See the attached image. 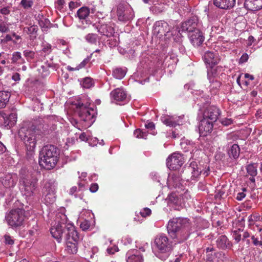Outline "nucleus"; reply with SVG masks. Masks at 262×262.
<instances>
[{
  "label": "nucleus",
  "mask_w": 262,
  "mask_h": 262,
  "mask_svg": "<svg viewBox=\"0 0 262 262\" xmlns=\"http://www.w3.org/2000/svg\"><path fill=\"white\" fill-rule=\"evenodd\" d=\"M19 181V190L26 198L32 196L37 186V180L25 168L20 169Z\"/></svg>",
  "instance_id": "1"
},
{
  "label": "nucleus",
  "mask_w": 262,
  "mask_h": 262,
  "mask_svg": "<svg viewBox=\"0 0 262 262\" xmlns=\"http://www.w3.org/2000/svg\"><path fill=\"white\" fill-rule=\"evenodd\" d=\"M58 154L56 148L52 145L43 147L39 155V163L47 169L53 168L58 161Z\"/></svg>",
  "instance_id": "2"
},
{
  "label": "nucleus",
  "mask_w": 262,
  "mask_h": 262,
  "mask_svg": "<svg viewBox=\"0 0 262 262\" xmlns=\"http://www.w3.org/2000/svg\"><path fill=\"white\" fill-rule=\"evenodd\" d=\"M76 108L80 121L83 122L82 127L86 128L91 126L95 120L96 110L83 103L77 104Z\"/></svg>",
  "instance_id": "3"
},
{
  "label": "nucleus",
  "mask_w": 262,
  "mask_h": 262,
  "mask_svg": "<svg viewBox=\"0 0 262 262\" xmlns=\"http://www.w3.org/2000/svg\"><path fill=\"white\" fill-rule=\"evenodd\" d=\"M37 131L35 128L22 127L19 130L20 138L24 141L28 150L32 151L36 147Z\"/></svg>",
  "instance_id": "4"
},
{
  "label": "nucleus",
  "mask_w": 262,
  "mask_h": 262,
  "mask_svg": "<svg viewBox=\"0 0 262 262\" xmlns=\"http://www.w3.org/2000/svg\"><path fill=\"white\" fill-rule=\"evenodd\" d=\"M6 221L12 228H17L23 225L25 220V211L17 208L11 210L5 216Z\"/></svg>",
  "instance_id": "5"
},
{
  "label": "nucleus",
  "mask_w": 262,
  "mask_h": 262,
  "mask_svg": "<svg viewBox=\"0 0 262 262\" xmlns=\"http://www.w3.org/2000/svg\"><path fill=\"white\" fill-rule=\"evenodd\" d=\"M56 226H53L50 229V232L52 236L55 238L58 243H60L62 239L63 229L66 228L67 216L64 214L59 213L57 215Z\"/></svg>",
  "instance_id": "6"
},
{
  "label": "nucleus",
  "mask_w": 262,
  "mask_h": 262,
  "mask_svg": "<svg viewBox=\"0 0 262 262\" xmlns=\"http://www.w3.org/2000/svg\"><path fill=\"white\" fill-rule=\"evenodd\" d=\"M184 162V158L182 154L173 152L166 159V166L169 170H176L179 169Z\"/></svg>",
  "instance_id": "7"
},
{
  "label": "nucleus",
  "mask_w": 262,
  "mask_h": 262,
  "mask_svg": "<svg viewBox=\"0 0 262 262\" xmlns=\"http://www.w3.org/2000/svg\"><path fill=\"white\" fill-rule=\"evenodd\" d=\"M186 222L187 221L185 219L180 217L173 219L168 222L167 226V229L171 237H175L176 233L179 231Z\"/></svg>",
  "instance_id": "8"
},
{
  "label": "nucleus",
  "mask_w": 262,
  "mask_h": 262,
  "mask_svg": "<svg viewBox=\"0 0 262 262\" xmlns=\"http://www.w3.org/2000/svg\"><path fill=\"white\" fill-rule=\"evenodd\" d=\"M164 236L161 234L158 235L152 245V251L155 255L161 259H163L164 253Z\"/></svg>",
  "instance_id": "9"
},
{
  "label": "nucleus",
  "mask_w": 262,
  "mask_h": 262,
  "mask_svg": "<svg viewBox=\"0 0 262 262\" xmlns=\"http://www.w3.org/2000/svg\"><path fill=\"white\" fill-rule=\"evenodd\" d=\"M117 15L120 21H126L133 18V14L130 9H126L123 4H119L117 8Z\"/></svg>",
  "instance_id": "10"
},
{
  "label": "nucleus",
  "mask_w": 262,
  "mask_h": 262,
  "mask_svg": "<svg viewBox=\"0 0 262 262\" xmlns=\"http://www.w3.org/2000/svg\"><path fill=\"white\" fill-rule=\"evenodd\" d=\"M198 25V18L196 16H192L187 20L184 21L181 25V30H180L178 32H180L187 31L188 34L192 32L196 28Z\"/></svg>",
  "instance_id": "11"
},
{
  "label": "nucleus",
  "mask_w": 262,
  "mask_h": 262,
  "mask_svg": "<svg viewBox=\"0 0 262 262\" xmlns=\"http://www.w3.org/2000/svg\"><path fill=\"white\" fill-rule=\"evenodd\" d=\"M191 43L195 47H199L204 40L205 37L200 29H195L188 34Z\"/></svg>",
  "instance_id": "12"
},
{
  "label": "nucleus",
  "mask_w": 262,
  "mask_h": 262,
  "mask_svg": "<svg viewBox=\"0 0 262 262\" xmlns=\"http://www.w3.org/2000/svg\"><path fill=\"white\" fill-rule=\"evenodd\" d=\"M213 122L203 118L200 121L199 127L200 136H206L211 133L213 129Z\"/></svg>",
  "instance_id": "13"
},
{
  "label": "nucleus",
  "mask_w": 262,
  "mask_h": 262,
  "mask_svg": "<svg viewBox=\"0 0 262 262\" xmlns=\"http://www.w3.org/2000/svg\"><path fill=\"white\" fill-rule=\"evenodd\" d=\"M221 114L220 110L215 106L207 107L203 113V118L212 122H215Z\"/></svg>",
  "instance_id": "14"
},
{
  "label": "nucleus",
  "mask_w": 262,
  "mask_h": 262,
  "mask_svg": "<svg viewBox=\"0 0 262 262\" xmlns=\"http://www.w3.org/2000/svg\"><path fill=\"white\" fill-rule=\"evenodd\" d=\"M203 58L205 63L211 68L217 64L220 61L217 54L210 51H207L205 53Z\"/></svg>",
  "instance_id": "15"
},
{
  "label": "nucleus",
  "mask_w": 262,
  "mask_h": 262,
  "mask_svg": "<svg viewBox=\"0 0 262 262\" xmlns=\"http://www.w3.org/2000/svg\"><path fill=\"white\" fill-rule=\"evenodd\" d=\"M17 182V178L15 174H7L1 180L2 185L6 189L13 188Z\"/></svg>",
  "instance_id": "16"
},
{
  "label": "nucleus",
  "mask_w": 262,
  "mask_h": 262,
  "mask_svg": "<svg viewBox=\"0 0 262 262\" xmlns=\"http://www.w3.org/2000/svg\"><path fill=\"white\" fill-rule=\"evenodd\" d=\"M55 189L54 186L50 184H46L44 188V201L47 204H52L55 200Z\"/></svg>",
  "instance_id": "17"
},
{
  "label": "nucleus",
  "mask_w": 262,
  "mask_h": 262,
  "mask_svg": "<svg viewBox=\"0 0 262 262\" xmlns=\"http://www.w3.org/2000/svg\"><path fill=\"white\" fill-rule=\"evenodd\" d=\"M111 97L116 103L127 101V94L123 89H115L111 93Z\"/></svg>",
  "instance_id": "18"
},
{
  "label": "nucleus",
  "mask_w": 262,
  "mask_h": 262,
  "mask_svg": "<svg viewBox=\"0 0 262 262\" xmlns=\"http://www.w3.org/2000/svg\"><path fill=\"white\" fill-rule=\"evenodd\" d=\"M66 228L68 230V233L66 235V241L78 242L79 236L74 225L71 223H68L67 225Z\"/></svg>",
  "instance_id": "19"
},
{
  "label": "nucleus",
  "mask_w": 262,
  "mask_h": 262,
  "mask_svg": "<svg viewBox=\"0 0 262 262\" xmlns=\"http://www.w3.org/2000/svg\"><path fill=\"white\" fill-rule=\"evenodd\" d=\"M244 5L248 10L257 11L262 8V0H245Z\"/></svg>",
  "instance_id": "20"
},
{
  "label": "nucleus",
  "mask_w": 262,
  "mask_h": 262,
  "mask_svg": "<svg viewBox=\"0 0 262 262\" xmlns=\"http://www.w3.org/2000/svg\"><path fill=\"white\" fill-rule=\"evenodd\" d=\"M214 5L222 9H228L233 7L235 0H213Z\"/></svg>",
  "instance_id": "21"
},
{
  "label": "nucleus",
  "mask_w": 262,
  "mask_h": 262,
  "mask_svg": "<svg viewBox=\"0 0 262 262\" xmlns=\"http://www.w3.org/2000/svg\"><path fill=\"white\" fill-rule=\"evenodd\" d=\"M36 19L38 21L42 31H47L48 29L51 27V24L50 20L46 18L43 14L39 13L36 16Z\"/></svg>",
  "instance_id": "22"
},
{
  "label": "nucleus",
  "mask_w": 262,
  "mask_h": 262,
  "mask_svg": "<svg viewBox=\"0 0 262 262\" xmlns=\"http://www.w3.org/2000/svg\"><path fill=\"white\" fill-rule=\"evenodd\" d=\"M181 179L179 176L171 174L169 175L167 180V185L169 188L180 187L181 185Z\"/></svg>",
  "instance_id": "23"
},
{
  "label": "nucleus",
  "mask_w": 262,
  "mask_h": 262,
  "mask_svg": "<svg viewBox=\"0 0 262 262\" xmlns=\"http://www.w3.org/2000/svg\"><path fill=\"white\" fill-rule=\"evenodd\" d=\"M126 261L143 262V258L137 251H129L126 253Z\"/></svg>",
  "instance_id": "24"
},
{
  "label": "nucleus",
  "mask_w": 262,
  "mask_h": 262,
  "mask_svg": "<svg viewBox=\"0 0 262 262\" xmlns=\"http://www.w3.org/2000/svg\"><path fill=\"white\" fill-rule=\"evenodd\" d=\"M97 29L99 33L107 37L113 36L114 33L113 28L107 24H102L100 26H98Z\"/></svg>",
  "instance_id": "25"
},
{
  "label": "nucleus",
  "mask_w": 262,
  "mask_h": 262,
  "mask_svg": "<svg viewBox=\"0 0 262 262\" xmlns=\"http://www.w3.org/2000/svg\"><path fill=\"white\" fill-rule=\"evenodd\" d=\"M38 27L37 25H33L24 28V31L29 35L32 40L35 39L38 35Z\"/></svg>",
  "instance_id": "26"
},
{
  "label": "nucleus",
  "mask_w": 262,
  "mask_h": 262,
  "mask_svg": "<svg viewBox=\"0 0 262 262\" xmlns=\"http://www.w3.org/2000/svg\"><path fill=\"white\" fill-rule=\"evenodd\" d=\"M216 244L221 249H225L230 247V242L225 235L220 236L216 241Z\"/></svg>",
  "instance_id": "27"
},
{
  "label": "nucleus",
  "mask_w": 262,
  "mask_h": 262,
  "mask_svg": "<svg viewBox=\"0 0 262 262\" xmlns=\"http://www.w3.org/2000/svg\"><path fill=\"white\" fill-rule=\"evenodd\" d=\"M25 59L22 57L20 52H14L12 54L11 63L20 66L25 63Z\"/></svg>",
  "instance_id": "28"
},
{
  "label": "nucleus",
  "mask_w": 262,
  "mask_h": 262,
  "mask_svg": "<svg viewBox=\"0 0 262 262\" xmlns=\"http://www.w3.org/2000/svg\"><path fill=\"white\" fill-rule=\"evenodd\" d=\"M11 96L9 91H0V108L5 107L9 101Z\"/></svg>",
  "instance_id": "29"
},
{
  "label": "nucleus",
  "mask_w": 262,
  "mask_h": 262,
  "mask_svg": "<svg viewBox=\"0 0 262 262\" xmlns=\"http://www.w3.org/2000/svg\"><path fill=\"white\" fill-rule=\"evenodd\" d=\"M3 117L4 120L5 125L9 127L13 126L17 121V116L15 113H11L8 117L5 116V115L3 116Z\"/></svg>",
  "instance_id": "30"
},
{
  "label": "nucleus",
  "mask_w": 262,
  "mask_h": 262,
  "mask_svg": "<svg viewBox=\"0 0 262 262\" xmlns=\"http://www.w3.org/2000/svg\"><path fill=\"white\" fill-rule=\"evenodd\" d=\"M183 136L182 134L175 127L166 130V137L167 138L177 139Z\"/></svg>",
  "instance_id": "31"
},
{
  "label": "nucleus",
  "mask_w": 262,
  "mask_h": 262,
  "mask_svg": "<svg viewBox=\"0 0 262 262\" xmlns=\"http://www.w3.org/2000/svg\"><path fill=\"white\" fill-rule=\"evenodd\" d=\"M78 242L66 241V250L69 254H75L77 252Z\"/></svg>",
  "instance_id": "32"
},
{
  "label": "nucleus",
  "mask_w": 262,
  "mask_h": 262,
  "mask_svg": "<svg viewBox=\"0 0 262 262\" xmlns=\"http://www.w3.org/2000/svg\"><path fill=\"white\" fill-rule=\"evenodd\" d=\"M127 69L124 68H116L113 71V76L118 79H122L126 75Z\"/></svg>",
  "instance_id": "33"
},
{
  "label": "nucleus",
  "mask_w": 262,
  "mask_h": 262,
  "mask_svg": "<svg viewBox=\"0 0 262 262\" xmlns=\"http://www.w3.org/2000/svg\"><path fill=\"white\" fill-rule=\"evenodd\" d=\"M90 14V9L86 7H82L77 12L76 16L80 20L85 19Z\"/></svg>",
  "instance_id": "34"
},
{
  "label": "nucleus",
  "mask_w": 262,
  "mask_h": 262,
  "mask_svg": "<svg viewBox=\"0 0 262 262\" xmlns=\"http://www.w3.org/2000/svg\"><path fill=\"white\" fill-rule=\"evenodd\" d=\"M188 169L191 173V178L192 179L198 178L202 172L201 170H199L198 165L195 162L191 163Z\"/></svg>",
  "instance_id": "35"
},
{
  "label": "nucleus",
  "mask_w": 262,
  "mask_h": 262,
  "mask_svg": "<svg viewBox=\"0 0 262 262\" xmlns=\"http://www.w3.org/2000/svg\"><path fill=\"white\" fill-rule=\"evenodd\" d=\"M166 200L167 201L168 205H174L177 206L180 203L179 198L175 193H171L169 194Z\"/></svg>",
  "instance_id": "36"
},
{
  "label": "nucleus",
  "mask_w": 262,
  "mask_h": 262,
  "mask_svg": "<svg viewBox=\"0 0 262 262\" xmlns=\"http://www.w3.org/2000/svg\"><path fill=\"white\" fill-rule=\"evenodd\" d=\"M181 118V117H165V124L169 126H174L176 125H180V122L179 121V119Z\"/></svg>",
  "instance_id": "37"
},
{
  "label": "nucleus",
  "mask_w": 262,
  "mask_h": 262,
  "mask_svg": "<svg viewBox=\"0 0 262 262\" xmlns=\"http://www.w3.org/2000/svg\"><path fill=\"white\" fill-rule=\"evenodd\" d=\"M240 148L237 144H233L229 151V155L230 157H232L234 159H237L239 154Z\"/></svg>",
  "instance_id": "38"
},
{
  "label": "nucleus",
  "mask_w": 262,
  "mask_h": 262,
  "mask_svg": "<svg viewBox=\"0 0 262 262\" xmlns=\"http://www.w3.org/2000/svg\"><path fill=\"white\" fill-rule=\"evenodd\" d=\"M90 58L87 57L85 58L80 64L75 68L71 67L70 66L67 67V69L69 71H78L82 68H84L90 61Z\"/></svg>",
  "instance_id": "39"
},
{
  "label": "nucleus",
  "mask_w": 262,
  "mask_h": 262,
  "mask_svg": "<svg viewBox=\"0 0 262 262\" xmlns=\"http://www.w3.org/2000/svg\"><path fill=\"white\" fill-rule=\"evenodd\" d=\"M165 61H166V63H168V67L170 66L172 69H173L178 61V59L174 54H171L165 57Z\"/></svg>",
  "instance_id": "40"
},
{
  "label": "nucleus",
  "mask_w": 262,
  "mask_h": 262,
  "mask_svg": "<svg viewBox=\"0 0 262 262\" xmlns=\"http://www.w3.org/2000/svg\"><path fill=\"white\" fill-rule=\"evenodd\" d=\"M85 40L89 43L96 44L98 40V35L94 33H89L84 37Z\"/></svg>",
  "instance_id": "41"
},
{
  "label": "nucleus",
  "mask_w": 262,
  "mask_h": 262,
  "mask_svg": "<svg viewBox=\"0 0 262 262\" xmlns=\"http://www.w3.org/2000/svg\"><path fill=\"white\" fill-rule=\"evenodd\" d=\"M23 54L28 62H31L34 59L35 56V52L29 50H24Z\"/></svg>",
  "instance_id": "42"
},
{
  "label": "nucleus",
  "mask_w": 262,
  "mask_h": 262,
  "mask_svg": "<svg viewBox=\"0 0 262 262\" xmlns=\"http://www.w3.org/2000/svg\"><path fill=\"white\" fill-rule=\"evenodd\" d=\"M134 136L139 139H147V133L146 132H143L141 129H137L134 132Z\"/></svg>",
  "instance_id": "43"
},
{
  "label": "nucleus",
  "mask_w": 262,
  "mask_h": 262,
  "mask_svg": "<svg viewBox=\"0 0 262 262\" xmlns=\"http://www.w3.org/2000/svg\"><path fill=\"white\" fill-rule=\"evenodd\" d=\"M242 232H243V230H241L240 229L234 230L232 232V237L235 239L236 243H239L242 239Z\"/></svg>",
  "instance_id": "44"
},
{
  "label": "nucleus",
  "mask_w": 262,
  "mask_h": 262,
  "mask_svg": "<svg viewBox=\"0 0 262 262\" xmlns=\"http://www.w3.org/2000/svg\"><path fill=\"white\" fill-rule=\"evenodd\" d=\"M247 172L250 176H255L257 174V169L254 164H249L247 166Z\"/></svg>",
  "instance_id": "45"
},
{
  "label": "nucleus",
  "mask_w": 262,
  "mask_h": 262,
  "mask_svg": "<svg viewBox=\"0 0 262 262\" xmlns=\"http://www.w3.org/2000/svg\"><path fill=\"white\" fill-rule=\"evenodd\" d=\"M94 84L93 81L90 77L85 78L82 82V85L83 88L89 89Z\"/></svg>",
  "instance_id": "46"
},
{
  "label": "nucleus",
  "mask_w": 262,
  "mask_h": 262,
  "mask_svg": "<svg viewBox=\"0 0 262 262\" xmlns=\"http://www.w3.org/2000/svg\"><path fill=\"white\" fill-rule=\"evenodd\" d=\"M145 127L146 129L150 131V134L155 135L156 134V132L155 131V124L152 122H147L145 124Z\"/></svg>",
  "instance_id": "47"
},
{
  "label": "nucleus",
  "mask_w": 262,
  "mask_h": 262,
  "mask_svg": "<svg viewBox=\"0 0 262 262\" xmlns=\"http://www.w3.org/2000/svg\"><path fill=\"white\" fill-rule=\"evenodd\" d=\"M177 31V28H172L171 30L169 28L168 30L166 31V34H165V37H167V38L170 39L171 37L176 34Z\"/></svg>",
  "instance_id": "48"
},
{
  "label": "nucleus",
  "mask_w": 262,
  "mask_h": 262,
  "mask_svg": "<svg viewBox=\"0 0 262 262\" xmlns=\"http://www.w3.org/2000/svg\"><path fill=\"white\" fill-rule=\"evenodd\" d=\"M80 5L81 2L79 0H72L69 4V6L71 10L75 9Z\"/></svg>",
  "instance_id": "49"
},
{
  "label": "nucleus",
  "mask_w": 262,
  "mask_h": 262,
  "mask_svg": "<svg viewBox=\"0 0 262 262\" xmlns=\"http://www.w3.org/2000/svg\"><path fill=\"white\" fill-rule=\"evenodd\" d=\"M21 5L25 9H29L33 5V2L31 0H21Z\"/></svg>",
  "instance_id": "50"
},
{
  "label": "nucleus",
  "mask_w": 262,
  "mask_h": 262,
  "mask_svg": "<svg viewBox=\"0 0 262 262\" xmlns=\"http://www.w3.org/2000/svg\"><path fill=\"white\" fill-rule=\"evenodd\" d=\"M4 242L7 245H12L14 244L13 238L8 234H6L4 236Z\"/></svg>",
  "instance_id": "51"
},
{
  "label": "nucleus",
  "mask_w": 262,
  "mask_h": 262,
  "mask_svg": "<svg viewBox=\"0 0 262 262\" xmlns=\"http://www.w3.org/2000/svg\"><path fill=\"white\" fill-rule=\"evenodd\" d=\"M42 51L47 54H49L52 51V46L48 43H43Z\"/></svg>",
  "instance_id": "52"
},
{
  "label": "nucleus",
  "mask_w": 262,
  "mask_h": 262,
  "mask_svg": "<svg viewBox=\"0 0 262 262\" xmlns=\"http://www.w3.org/2000/svg\"><path fill=\"white\" fill-rule=\"evenodd\" d=\"M80 227L82 230H86L89 228L90 223L87 220H84L80 223Z\"/></svg>",
  "instance_id": "53"
},
{
  "label": "nucleus",
  "mask_w": 262,
  "mask_h": 262,
  "mask_svg": "<svg viewBox=\"0 0 262 262\" xmlns=\"http://www.w3.org/2000/svg\"><path fill=\"white\" fill-rule=\"evenodd\" d=\"M1 40L2 43H7L8 41L12 40V37L11 35L7 34L5 36H2L1 37Z\"/></svg>",
  "instance_id": "54"
},
{
  "label": "nucleus",
  "mask_w": 262,
  "mask_h": 262,
  "mask_svg": "<svg viewBox=\"0 0 262 262\" xmlns=\"http://www.w3.org/2000/svg\"><path fill=\"white\" fill-rule=\"evenodd\" d=\"M151 213V210L148 208H145L144 209L140 212V214L142 216L146 217L149 216Z\"/></svg>",
  "instance_id": "55"
},
{
  "label": "nucleus",
  "mask_w": 262,
  "mask_h": 262,
  "mask_svg": "<svg viewBox=\"0 0 262 262\" xmlns=\"http://www.w3.org/2000/svg\"><path fill=\"white\" fill-rule=\"evenodd\" d=\"M119 249L116 246H114L112 247H109L107 249V252L109 254H113L115 252L118 251Z\"/></svg>",
  "instance_id": "56"
},
{
  "label": "nucleus",
  "mask_w": 262,
  "mask_h": 262,
  "mask_svg": "<svg viewBox=\"0 0 262 262\" xmlns=\"http://www.w3.org/2000/svg\"><path fill=\"white\" fill-rule=\"evenodd\" d=\"M70 122L72 123V124L75 127H77L80 130H81V126L80 125V123H78V122L74 118H71L70 119Z\"/></svg>",
  "instance_id": "57"
},
{
  "label": "nucleus",
  "mask_w": 262,
  "mask_h": 262,
  "mask_svg": "<svg viewBox=\"0 0 262 262\" xmlns=\"http://www.w3.org/2000/svg\"><path fill=\"white\" fill-rule=\"evenodd\" d=\"M210 86L211 87L212 89H217L220 88L221 85V83L217 80L214 81L213 80H212V81L210 80Z\"/></svg>",
  "instance_id": "58"
},
{
  "label": "nucleus",
  "mask_w": 262,
  "mask_h": 262,
  "mask_svg": "<svg viewBox=\"0 0 262 262\" xmlns=\"http://www.w3.org/2000/svg\"><path fill=\"white\" fill-rule=\"evenodd\" d=\"M232 120L231 119L225 118L221 121V123L225 126H228L232 123Z\"/></svg>",
  "instance_id": "59"
},
{
  "label": "nucleus",
  "mask_w": 262,
  "mask_h": 262,
  "mask_svg": "<svg viewBox=\"0 0 262 262\" xmlns=\"http://www.w3.org/2000/svg\"><path fill=\"white\" fill-rule=\"evenodd\" d=\"M217 256L219 258H221L223 261H227L228 260V257L225 253L220 252L217 254Z\"/></svg>",
  "instance_id": "60"
},
{
  "label": "nucleus",
  "mask_w": 262,
  "mask_h": 262,
  "mask_svg": "<svg viewBox=\"0 0 262 262\" xmlns=\"http://www.w3.org/2000/svg\"><path fill=\"white\" fill-rule=\"evenodd\" d=\"M98 189V185L97 183H93L90 187V190L92 192H96Z\"/></svg>",
  "instance_id": "61"
},
{
  "label": "nucleus",
  "mask_w": 262,
  "mask_h": 262,
  "mask_svg": "<svg viewBox=\"0 0 262 262\" xmlns=\"http://www.w3.org/2000/svg\"><path fill=\"white\" fill-rule=\"evenodd\" d=\"M248 55L247 53L243 54L240 58L239 62L243 63L246 62L248 59Z\"/></svg>",
  "instance_id": "62"
},
{
  "label": "nucleus",
  "mask_w": 262,
  "mask_h": 262,
  "mask_svg": "<svg viewBox=\"0 0 262 262\" xmlns=\"http://www.w3.org/2000/svg\"><path fill=\"white\" fill-rule=\"evenodd\" d=\"M8 27L4 24H0V31L2 32H6L8 31Z\"/></svg>",
  "instance_id": "63"
},
{
  "label": "nucleus",
  "mask_w": 262,
  "mask_h": 262,
  "mask_svg": "<svg viewBox=\"0 0 262 262\" xmlns=\"http://www.w3.org/2000/svg\"><path fill=\"white\" fill-rule=\"evenodd\" d=\"M245 196L246 194L244 192H239L237 193L236 199L238 201H242L245 197Z\"/></svg>",
  "instance_id": "64"
}]
</instances>
